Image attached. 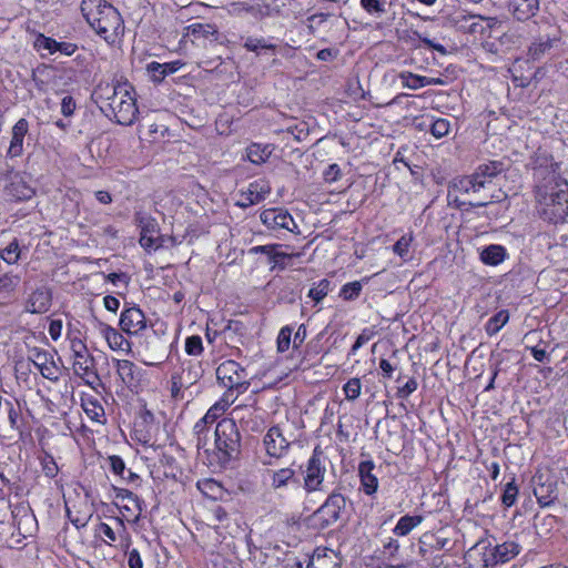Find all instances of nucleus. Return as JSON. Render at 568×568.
<instances>
[{"instance_id": "6e6552de", "label": "nucleus", "mask_w": 568, "mask_h": 568, "mask_svg": "<svg viewBox=\"0 0 568 568\" xmlns=\"http://www.w3.org/2000/svg\"><path fill=\"white\" fill-rule=\"evenodd\" d=\"M91 28L109 43H113L124 29L122 17L113 6L108 7Z\"/></svg>"}, {"instance_id": "de8ad7c7", "label": "nucleus", "mask_w": 568, "mask_h": 568, "mask_svg": "<svg viewBox=\"0 0 568 568\" xmlns=\"http://www.w3.org/2000/svg\"><path fill=\"white\" fill-rule=\"evenodd\" d=\"M34 48L38 51L47 50L50 54L57 52V40L44 34H39L34 40Z\"/></svg>"}, {"instance_id": "6ab92c4d", "label": "nucleus", "mask_w": 568, "mask_h": 568, "mask_svg": "<svg viewBox=\"0 0 568 568\" xmlns=\"http://www.w3.org/2000/svg\"><path fill=\"white\" fill-rule=\"evenodd\" d=\"M229 396H230L229 392L225 393L222 400L216 403L215 405H213L206 412V414L200 420H197L196 424L194 425V433L197 435V446L199 447L201 446L202 435L205 433L207 425L216 422V419L219 418L221 413H223L225 410V408L233 402V399L230 400Z\"/></svg>"}, {"instance_id": "9b49d317", "label": "nucleus", "mask_w": 568, "mask_h": 568, "mask_svg": "<svg viewBox=\"0 0 568 568\" xmlns=\"http://www.w3.org/2000/svg\"><path fill=\"white\" fill-rule=\"evenodd\" d=\"M532 485L534 495L540 507H549L556 501L558 497V489L557 481L555 479L537 473L532 477Z\"/></svg>"}, {"instance_id": "2eb2a0df", "label": "nucleus", "mask_w": 568, "mask_h": 568, "mask_svg": "<svg viewBox=\"0 0 568 568\" xmlns=\"http://www.w3.org/2000/svg\"><path fill=\"white\" fill-rule=\"evenodd\" d=\"M439 550H452L450 540L440 534L426 531L418 538V554L424 560Z\"/></svg>"}, {"instance_id": "6e6d98bb", "label": "nucleus", "mask_w": 568, "mask_h": 568, "mask_svg": "<svg viewBox=\"0 0 568 568\" xmlns=\"http://www.w3.org/2000/svg\"><path fill=\"white\" fill-rule=\"evenodd\" d=\"M84 412L92 420L100 422V417L104 415L103 407L97 402H88L84 404Z\"/></svg>"}, {"instance_id": "680f3d73", "label": "nucleus", "mask_w": 568, "mask_h": 568, "mask_svg": "<svg viewBox=\"0 0 568 568\" xmlns=\"http://www.w3.org/2000/svg\"><path fill=\"white\" fill-rule=\"evenodd\" d=\"M193 34H200L202 37H209L210 34L216 33V29L213 24L193 23L191 27Z\"/></svg>"}, {"instance_id": "bb28decb", "label": "nucleus", "mask_w": 568, "mask_h": 568, "mask_svg": "<svg viewBox=\"0 0 568 568\" xmlns=\"http://www.w3.org/2000/svg\"><path fill=\"white\" fill-rule=\"evenodd\" d=\"M112 4L104 0H82L81 12L85 21L92 27L101 18L104 10Z\"/></svg>"}, {"instance_id": "2f4dec72", "label": "nucleus", "mask_w": 568, "mask_h": 568, "mask_svg": "<svg viewBox=\"0 0 568 568\" xmlns=\"http://www.w3.org/2000/svg\"><path fill=\"white\" fill-rule=\"evenodd\" d=\"M507 256L506 248L498 244L486 246L480 253V261L490 266L499 265Z\"/></svg>"}, {"instance_id": "20e7f679", "label": "nucleus", "mask_w": 568, "mask_h": 568, "mask_svg": "<svg viewBox=\"0 0 568 568\" xmlns=\"http://www.w3.org/2000/svg\"><path fill=\"white\" fill-rule=\"evenodd\" d=\"M345 507V497L339 493H332L325 503L311 515V526L314 529L323 530L335 525L341 520Z\"/></svg>"}, {"instance_id": "4be33fe9", "label": "nucleus", "mask_w": 568, "mask_h": 568, "mask_svg": "<svg viewBox=\"0 0 568 568\" xmlns=\"http://www.w3.org/2000/svg\"><path fill=\"white\" fill-rule=\"evenodd\" d=\"M270 486L273 490L281 493L284 488L294 486L300 489V479L296 473L291 467L281 468L277 470H268Z\"/></svg>"}, {"instance_id": "39448f33", "label": "nucleus", "mask_w": 568, "mask_h": 568, "mask_svg": "<svg viewBox=\"0 0 568 568\" xmlns=\"http://www.w3.org/2000/svg\"><path fill=\"white\" fill-rule=\"evenodd\" d=\"M216 378L229 392L236 389L237 393H244L250 386L246 369L232 359L217 366Z\"/></svg>"}, {"instance_id": "ea45409f", "label": "nucleus", "mask_w": 568, "mask_h": 568, "mask_svg": "<svg viewBox=\"0 0 568 568\" xmlns=\"http://www.w3.org/2000/svg\"><path fill=\"white\" fill-rule=\"evenodd\" d=\"M270 145L253 143L247 148V159L254 164L264 163L271 155Z\"/></svg>"}, {"instance_id": "49530a36", "label": "nucleus", "mask_w": 568, "mask_h": 568, "mask_svg": "<svg viewBox=\"0 0 568 568\" xmlns=\"http://www.w3.org/2000/svg\"><path fill=\"white\" fill-rule=\"evenodd\" d=\"M362 389V384L359 378H351L343 387L345 393V397L348 400H355L359 397Z\"/></svg>"}, {"instance_id": "58836bf2", "label": "nucleus", "mask_w": 568, "mask_h": 568, "mask_svg": "<svg viewBox=\"0 0 568 568\" xmlns=\"http://www.w3.org/2000/svg\"><path fill=\"white\" fill-rule=\"evenodd\" d=\"M398 79L404 88L418 90L426 87L427 77L418 75L409 71H403L398 74Z\"/></svg>"}, {"instance_id": "4c0bfd02", "label": "nucleus", "mask_w": 568, "mask_h": 568, "mask_svg": "<svg viewBox=\"0 0 568 568\" xmlns=\"http://www.w3.org/2000/svg\"><path fill=\"white\" fill-rule=\"evenodd\" d=\"M101 325L103 326L102 332L104 334V337L112 349L118 351L123 349L124 345L129 346V342L120 332H118L115 328L109 325Z\"/></svg>"}, {"instance_id": "b1692460", "label": "nucleus", "mask_w": 568, "mask_h": 568, "mask_svg": "<svg viewBox=\"0 0 568 568\" xmlns=\"http://www.w3.org/2000/svg\"><path fill=\"white\" fill-rule=\"evenodd\" d=\"M29 132V122L26 119H19L11 130V141L7 151V156L18 158L23 153V141Z\"/></svg>"}, {"instance_id": "c85d7f7f", "label": "nucleus", "mask_w": 568, "mask_h": 568, "mask_svg": "<svg viewBox=\"0 0 568 568\" xmlns=\"http://www.w3.org/2000/svg\"><path fill=\"white\" fill-rule=\"evenodd\" d=\"M183 63L181 61H172L168 63L151 62L148 64L146 70L154 82H162L166 75L175 73L181 69Z\"/></svg>"}, {"instance_id": "052dcab7", "label": "nucleus", "mask_w": 568, "mask_h": 568, "mask_svg": "<svg viewBox=\"0 0 568 568\" xmlns=\"http://www.w3.org/2000/svg\"><path fill=\"white\" fill-rule=\"evenodd\" d=\"M42 470L49 478H53L58 474V465L51 456H45L42 462Z\"/></svg>"}, {"instance_id": "a878e982", "label": "nucleus", "mask_w": 568, "mask_h": 568, "mask_svg": "<svg viewBox=\"0 0 568 568\" xmlns=\"http://www.w3.org/2000/svg\"><path fill=\"white\" fill-rule=\"evenodd\" d=\"M374 468L375 465L372 460H364L358 465V476L361 479L362 489L368 496L374 495L378 488V479L373 474Z\"/></svg>"}, {"instance_id": "f03ea898", "label": "nucleus", "mask_w": 568, "mask_h": 568, "mask_svg": "<svg viewBox=\"0 0 568 568\" xmlns=\"http://www.w3.org/2000/svg\"><path fill=\"white\" fill-rule=\"evenodd\" d=\"M215 456L222 467L240 459L242 436L234 419L223 418L215 427Z\"/></svg>"}, {"instance_id": "c756f323", "label": "nucleus", "mask_w": 568, "mask_h": 568, "mask_svg": "<svg viewBox=\"0 0 568 568\" xmlns=\"http://www.w3.org/2000/svg\"><path fill=\"white\" fill-rule=\"evenodd\" d=\"M20 276L11 272L0 271V301L3 303L10 300L20 284Z\"/></svg>"}, {"instance_id": "dca6fc26", "label": "nucleus", "mask_w": 568, "mask_h": 568, "mask_svg": "<svg viewBox=\"0 0 568 568\" xmlns=\"http://www.w3.org/2000/svg\"><path fill=\"white\" fill-rule=\"evenodd\" d=\"M263 444L270 457H283L291 445V442L283 435L278 426H272L264 436Z\"/></svg>"}, {"instance_id": "412c9836", "label": "nucleus", "mask_w": 568, "mask_h": 568, "mask_svg": "<svg viewBox=\"0 0 568 568\" xmlns=\"http://www.w3.org/2000/svg\"><path fill=\"white\" fill-rule=\"evenodd\" d=\"M71 349L74 356V371L79 375H88L93 366V357L89 354L87 345L79 338L71 341Z\"/></svg>"}, {"instance_id": "37998d69", "label": "nucleus", "mask_w": 568, "mask_h": 568, "mask_svg": "<svg viewBox=\"0 0 568 568\" xmlns=\"http://www.w3.org/2000/svg\"><path fill=\"white\" fill-rule=\"evenodd\" d=\"M20 246L17 239L10 242L4 248L0 250V257L7 264H16L20 258Z\"/></svg>"}, {"instance_id": "9d476101", "label": "nucleus", "mask_w": 568, "mask_h": 568, "mask_svg": "<svg viewBox=\"0 0 568 568\" xmlns=\"http://www.w3.org/2000/svg\"><path fill=\"white\" fill-rule=\"evenodd\" d=\"M261 222L272 231H288V232H295V229H297V225L292 217V215L288 213L287 210H284L282 207H272L264 210L260 214Z\"/></svg>"}, {"instance_id": "4d7b16f0", "label": "nucleus", "mask_w": 568, "mask_h": 568, "mask_svg": "<svg viewBox=\"0 0 568 568\" xmlns=\"http://www.w3.org/2000/svg\"><path fill=\"white\" fill-rule=\"evenodd\" d=\"M109 465L113 474L120 476L121 478H125V464L120 456L112 455L108 458Z\"/></svg>"}, {"instance_id": "864d4df0", "label": "nucleus", "mask_w": 568, "mask_h": 568, "mask_svg": "<svg viewBox=\"0 0 568 568\" xmlns=\"http://www.w3.org/2000/svg\"><path fill=\"white\" fill-rule=\"evenodd\" d=\"M185 352L189 355H200L203 352L202 338L197 335H192L185 341Z\"/></svg>"}, {"instance_id": "5fc2aeb1", "label": "nucleus", "mask_w": 568, "mask_h": 568, "mask_svg": "<svg viewBox=\"0 0 568 568\" xmlns=\"http://www.w3.org/2000/svg\"><path fill=\"white\" fill-rule=\"evenodd\" d=\"M383 0H361L362 8L368 13L383 14L385 12Z\"/></svg>"}, {"instance_id": "7c9ffc66", "label": "nucleus", "mask_w": 568, "mask_h": 568, "mask_svg": "<svg viewBox=\"0 0 568 568\" xmlns=\"http://www.w3.org/2000/svg\"><path fill=\"white\" fill-rule=\"evenodd\" d=\"M474 179H475L474 173L470 175H467V176H462V178L455 179L452 184V187H453V190H455L456 192H459L462 194H469L471 192L476 193L480 189L485 187L486 181L478 180V179H476V181H475Z\"/></svg>"}, {"instance_id": "393cba45", "label": "nucleus", "mask_w": 568, "mask_h": 568, "mask_svg": "<svg viewBox=\"0 0 568 568\" xmlns=\"http://www.w3.org/2000/svg\"><path fill=\"white\" fill-rule=\"evenodd\" d=\"M509 10L519 21H527L539 10V0H509Z\"/></svg>"}, {"instance_id": "423d86ee", "label": "nucleus", "mask_w": 568, "mask_h": 568, "mask_svg": "<svg viewBox=\"0 0 568 568\" xmlns=\"http://www.w3.org/2000/svg\"><path fill=\"white\" fill-rule=\"evenodd\" d=\"M0 181L4 182V195L14 202H22L32 199L34 189L27 180L26 174L8 170L0 174Z\"/></svg>"}, {"instance_id": "8fccbe9b", "label": "nucleus", "mask_w": 568, "mask_h": 568, "mask_svg": "<svg viewBox=\"0 0 568 568\" xmlns=\"http://www.w3.org/2000/svg\"><path fill=\"white\" fill-rule=\"evenodd\" d=\"M244 48L247 51L257 52L258 49H265L275 51L276 45L272 43H266L264 39H257V38H247L244 42Z\"/></svg>"}, {"instance_id": "13d9d810", "label": "nucleus", "mask_w": 568, "mask_h": 568, "mask_svg": "<svg viewBox=\"0 0 568 568\" xmlns=\"http://www.w3.org/2000/svg\"><path fill=\"white\" fill-rule=\"evenodd\" d=\"M234 7L239 13H241V12L251 13L255 18L262 16V7L258 4H252L250 2L244 1V2L234 3Z\"/></svg>"}, {"instance_id": "7ed1b4c3", "label": "nucleus", "mask_w": 568, "mask_h": 568, "mask_svg": "<svg viewBox=\"0 0 568 568\" xmlns=\"http://www.w3.org/2000/svg\"><path fill=\"white\" fill-rule=\"evenodd\" d=\"M106 99L109 101L108 108L112 111L119 124L130 125L134 122L139 110L126 84L114 87L112 94Z\"/></svg>"}, {"instance_id": "09e8293b", "label": "nucleus", "mask_w": 568, "mask_h": 568, "mask_svg": "<svg viewBox=\"0 0 568 568\" xmlns=\"http://www.w3.org/2000/svg\"><path fill=\"white\" fill-rule=\"evenodd\" d=\"M450 123L447 119L439 118L433 121L430 125V133L436 138L440 139L449 133Z\"/></svg>"}, {"instance_id": "a19ab883", "label": "nucleus", "mask_w": 568, "mask_h": 568, "mask_svg": "<svg viewBox=\"0 0 568 568\" xmlns=\"http://www.w3.org/2000/svg\"><path fill=\"white\" fill-rule=\"evenodd\" d=\"M165 343L159 337L153 336L152 341L145 342V351L151 359H156L159 363L165 357Z\"/></svg>"}, {"instance_id": "a18cd8bd", "label": "nucleus", "mask_w": 568, "mask_h": 568, "mask_svg": "<svg viewBox=\"0 0 568 568\" xmlns=\"http://www.w3.org/2000/svg\"><path fill=\"white\" fill-rule=\"evenodd\" d=\"M518 496V487L515 484V478L511 479V481L507 483L505 485L503 495H501V503L505 507H511L517 499Z\"/></svg>"}, {"instance_id": "0eeeda50", "label": "nucleus", "mask_w": 568, "mask_h": 568, "mask_svg": "<svg viewBox=\"0 0 568 568\" xmlns=\"http://www.w3.org/2000/svg\"><path fill=\"white\" fill-rule=\"evenodd\" d=\"M303 474V488L306 493L310 494L322 490L326 465L323 452L318 447L313 450L312 456L305 464Z\"/></svg>"}, {"instance_id": "f704fd0d", "label": "nucleus", "mask_w": 568, "mask_h": 568, "mask_svg": "<svg viewBox=\"0 0 568 568\" xmlns=\"http://www.w3.org/2000/svg\"><path fill=\"white\" fill-rule=\"evenodd\" d=\"M423 520L424 517L422 515H405L397 521L393 529V534L397 537L407 536L414 528L420 525Z\"/></svg>"}, {"instance_id": "a211bd4d", "label": "nucleus", "mask_w": 568, "mask_h": 568, "mask_svg": "<svg viewBox=\"0 0 568 568\" xmlns=\"http://www.w3.org/2000/svg\"><path fill=\"white\" fill-rule=\"evenodd\" d=\"M202 376V364L190 359L181 363L180 369L172 374V379H179L180 385H184L189 389L196 385Z\"/></svg>"}, {"instance_id": "774afa93", "label": "nucleus", "mask_w": 568, "mask_h": 568, "mask_svg": "<svg viewBox=\"0 0 568 568\" xmlns=\"http://www.w3.org/2000/svg\"><path fill=\"white\" fill-rule=\"evenodd\" d=\"M128 565L130 568H143V561L136 549L128 551Z\"/></svg>"}, {"instance_id": "e2e57ef3", "label": "nucleus", "mask_w": 568, "mask_h": 568, "mask_svg": "<svg viewBox=\"0 0 568 568\" xmlns=\"http://www.w3.org/2000/svg\"><path fill=\"white\" fill-rule=\"evenodd\" d=\"M417 382L415 378H410L406 382V384L398 388L397 390V397L398 398H407L412 393H414L417 389Z\"/></svg>"}, {"instance_id": "ddd939ff", "label": "nucleus", "mask_w": 568, "mask_h": 568, "mask_svg": "<svg viewBox=\"0 0 568 568\" xmlns=\"http://www.w3.org/2000/svg\"><path fill=\"white\" fill-rule=\"evenodd\" d=\"M28 359L33 363L44 378L58 381L59 369L53 361V356L48 351L39 347H30L28 349Z\"/></svg>"}, {"instance_id": "4468645a", "label": "nucleus", "mask_w": 568, "mask_h": 568, "mask_svg": "<svg viewBox=\"0 0 568 568\" xmlns=\"http://www.w3.org/2000/svg\"><path fill=\"white\" fill-rule=\"evenodd\" d=\"M135 222L140 227V244L148 251L156 250L161 246L158 236V223L154 219L138 213L135 215Z\"/></svg>"}, {"instance_id": "1a4fd4ad", "label": "nucleus", "mask_w": 568, "mask_h": 568, "mask_svg": "<svg viewBox=\"0 0 568 568\" xmlns=\"http://www.w3.org/2000/svg\"><path fill=\"white\" fill-rule=\"evenodd\" d=\"M520 551L521 546L514 540L498 544L483 554V565L488 568L506 564L518 556Z\"/></svg>"}, {"instance_id": "f3484780", "label": "nucleus", "mask_w": 568, "mask_h": 568, "mask_svg": "<svg viewBox=\"0 0 568 568\" xmlns=\"http://www.w3.org/2000/svg\"><path fill=\"white\" fill-rule=\"evenodd\" d=\"M119 325L128 334H138L146 328V318L141 308L132 306L121 313Z\"/></svg>"}, {"instance_id": "69168bd1", "label": "nucleus", "mask_w": 568, "mask_h": 568, "mask_svg": "<svg viewBox=\"0 0 568 568\" xmlns=\"http://www.w3.org/2000/svg\"><path fill=\"white\" fill-rule=\"evenodd\" d=\"M75 110V101L71 95H65L61 101V113L64 116H71Z\"/></svg>"}, {"instance_id": "f8f14e48", "label": "nucleus", "mask_w": 568, "mask_h": 568, "mask_svg": "<svg viewBox=\"0 0 568 568\" xmlns=\"http://www.w3.org/2000/svg\"><path fill=\"white\" fill-rule=\"evenodd\" d=\"M271 192V186L265 180H256L248 184L246 190H242L237 194L236 205L247 209L265 200Z\"/></svg>"}, {"instance_id": "3c124183", "label": "nucleus", "mask_w": 568, "mask_h": 568, "mask_svg": "<svg viewBox=\"0 0 568 568\" xmlns=\"http://www.w3.org/2000/svg\"><path fill=\"white\" fill-rule=\"evenodd\" d=\"M362 291V284L357 281L343 285L339 295L345 301H352L358 297Z\"/></svg>"}, {"instance_id": "473e14b6", "label": "nucleus", "mask_w": 568, "mask_h": 568, "mask_svg": "<svg viewBox=\"0 0 568 568\" xmlns=\"http://www.w3.org/2000/svg\"><path fill=\"white\" fill-rule=\"evenodd\" d=\"M281 245L278 244H268V245H258L253 246L248 250L250 254H264L266 255L268 263H278L280 258H292L293 255L278 251Z\"/></svg>"}, {"instance_id": "338daca9", "label": "nucleus", "mask_w": 568, "mask_h": 568, "mask_svg": "<svg viewBox=\"0 0 568 568\" xmlns=\"http://www.w3.org/2000/svg\"><path fill=\"white\" fill-rule=\"evenodd\" d=\"M324 180L326 182H335L341 176V169L337 164H331L325 171H324Z\"/></svg>"}, {"instance_id": "bf43d9fd", "label": "nucleus", "mask_w": 568, "mask_h": 568, "mask_svg": "<svg viewBox=\"0 0 568 568\" xmlns=\"http://www.w3.org/2000/svg\"><path fill=\"white\" fill-rule=\"evenodd\" d=\"M412 242L410 236L403 235L393 246L394 253L400 257H405L408 254L409 245Z\"/></svg>"}, {"instance_id": "72a5a7b5", "label": "nucleus", "mask_w": 568, "mask_h": 568, "mask_svg": "<svg viewBox=\"0 0 568 568\" xmlns=\"http://www.w3.org/2000/svg\"><path fill=\"white\" fill-rule=\"evenodd\" d=\"M504 171V163L500 161H490L488 163H483L477 166L475 170V181L484 180L486 181V184L493 179L496 178L498 174H500Z\"/></svg>"}, {"instance_id": "0e129e2a", "label": "nucleus", "mask_w": 568, "mask_h": 568, "mask_svg": "<svg viewBox=\"0 0 568 568\" xmlns=\"http://www.w3.org/2000/svg\"><path fill=\"white\" fill-rule=\"evenodd\" d=\"M414 36H416L418 38V40L420 42H423L426 47L430 48V49H434L435 51L439 52L440 54L445 55L447 53V50L446 48L440 44V43H436L434 42L433 40L426 38V37H423L422 34H419L417 31L413 32Z\"/></svg>"}, {"instance_id": "79ce46f5", "label": "nucleus", "mask_w": 568, "mask_h": 568, "mask_svg": "<svg viewBox=\"0 0 568 568\" xmlns=\"http://www.w3.org/2000/svg\"><path fill=\"white\" fill-rule=\"evenodd\" d=\"M552 47V40L549 37L539 38L534 41L528 50L529 57L532 60H539Z\"/></svg>"}, {"instance_id": "5701e85b", "label": "nucleus", "mask_w": 568, "mask_h": 568, "mask_svg": "<svg viewBox=\"0 0 568 568\" xmlns=\"http://www.w3.org/2000/svg\"><path fill=\"white\" fill-rule=\"evenodd\" d=\"M115 368L122 383L129 388H136L142 378V369L133 362L128 359H118Z\"/></svg>"}, {"instance_id": "cd10ccee", "label": "nucleus", "mask_w": 568, "mask_h": 568, "mask_svg": "<svg viewBox=\"0 0 568 568\" xmlns=\"http://www.w3.org/2000/svg\"><path fill=\"white\" fill-rule=\"evenodd\" d=\"M112 4L104 0H82L81 12L85 21L92 27L101 18L104 10Z\"/></svg>"}, {"instance_id": "603ef678", "label": "nucleus", "mask_w": 568, "mask_h": 568, "mask_svg": "<svg viewBox=\"0 0 568 568\" xmlns=\"http://www.w3.org/2000/svg\"><path fill=\"white\" fill-rule=\"evenodd\" d=\"M293 329L290 326L281 328L277 336V351L284 353L290 348Z\"/></svg>"}, {"instance_id": "e433bc0d", "label": "nucleus", "mask_w": 568, "mask_h": 568, "mask_svg": "<svg viewBox=\"0 0 568 568\" xmlns=\"http://www.w3.org/2000/svg\"><path fill=\"white\" fill-rule=\"evenodd\" d=\"M509 321V312L501 310L491 316L485 325V332L488 336L496 335Z\"/></svg>"}, {"instance_id": "aec40b11", "label": "nucleus", "mask_w": 568, "mask_h": 568, "mask_svg": "<svg viewBox=\"0 0 568 568\" xmlns=\"http://www.w3.org/2000/svg\"><path fill=\"white\" fill-rule=\"evenodd\" d=\"M51 302V291L41 286L29 295L24 304V311L31 314H43L50 310Z\"/></svg>"}, {"instance_id": "f257e3e1", "label": "nucleus", "mask_w": 568, "mask_h": 568, "mask_svg": "<svg viewBox=\"0 0 568 568\" xmlns=\"http://www.w3.org/2000/svg\"><path fill=\"white\" fill-rule=\"evenodd\" d=\"M537 199L544 220L556 224L568 216V182L560 176L551 175L546 184L538 186Z\"/></svg>"}, {"instance_id": "c9c22d12", "label": "nucleus", "mask_w": 568, "mask_h": 568, "mask_svg": "<svg viewBox=\"0 0 568 568\" xmlns=\"http://www.w3.org/2000/svg\"><path fill=\"white\" fill-rule=\"evenodd\" d=\"M313 561L307 568H327L328 564H333L334 567H337V555L332 549H316L313 556Z\"/></svg>"}, {"instance_id": "c03bdc74", "label": "nucleus", "mask_w": 568, "mask_h": 568, "mask_svg": "<svg viewBox=\"0 0 568 568\" xmlns=\"http://www.w3.org/2000/svg\"><path fill=\"white\" fill-rule=\"evenodd\" d=\"M329 286L331 282L328 280H321L316 286L310 290L308 297H311L315 303H320L324 297L327 296Z\"/></svg>"}]
</instances>
